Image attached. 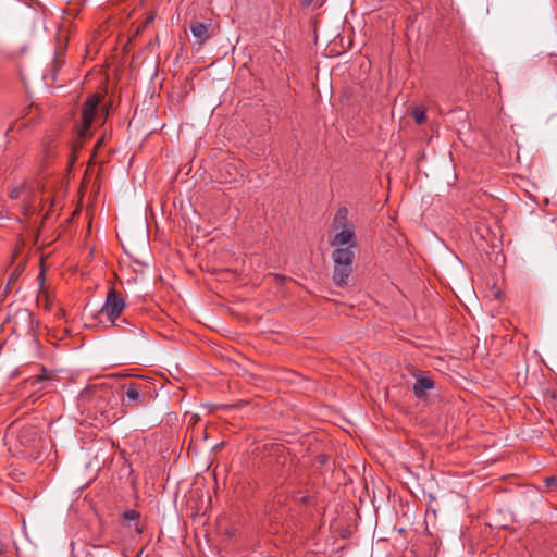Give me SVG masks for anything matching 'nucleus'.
<instances>
[{
	"mask_svg": "<svg viewBox=\"0 0 557 557\" xmlns=\"http://www.w3.org/2000/svg\"><path fill=\"white\" fill-rule=\"evenodd\" d=\"M434 388V382L429 376H418L413 385V393L418 398H423L428 389Z\"/></svg>",
	"mask_w": 557,
	"mask_h": 557,
	"instance_id": "10",
	"label": "nucleus"
},
{
	"mask_svg": "<svg viewBox=\"0 0 557 557\" xmlns=\"http://www.w3.org/2000/svg\"><path fill=\"white\" fill-rule=\"evenodd\" d=\"M349 211L346 207H339L331 224L332 234L329 243L334 249L348 248L355 251L357 236L354 223L348 219Z\"/></svg>",
	"mask_w": 557,
	"mask_h": 557,
	"instance_id": "2",
	"label": "nucleus"
},
{
	"mask_svg": "<svg viewBox=\"0 0 557 557\" xmlns=\"http://www.w3.org/2000/svg\"><path fill=\"white\" fill-rule=\"evenodd\" d=\"M332 260L334 262L333 281L335 285H347L352 273L355 251L348 248L334 249Z\"/></svg>",
	"mask_w": 557,
	"mask_h": 557,
	"instance_id": "5",
	"label": "nucleus"
},
{
	"mask_svg": "<svg viewBox=\"0 0 557 557\" xmlns=\"http://www.w3.org/2000/svg\"><path fill=\"white\" fill-rule=\"evenodd\" d=\"M63 315H64V311H63V309H62V308H59V309H58L57 317H58V318H62Z\"/></svg>",
	"mask_w": 557,
	"mask_h": 557,
	"instance_id": "18",
	"label": "nucleus"
},
{
	"mask_svg": "<svg viewBox=\"0 0 557 557\" xmlns=\"http://www.w3.org/2000/svg\"><path fill=\"white\" fill-rule=\"evenodd\" d=\"M24 191L23 187H16L10 190L9 196L11 199H18Z\"/></svg>",
	"mask_w": 557,
	"mask_h": 557,
	"instance_id": "17",
	"label": "nucleus"
},
{
	"mask_svg": "<svg viewBox=\"0 0 557 557\" xmlns=\"http://www.w3.org/2000/svg\"><path fill=\"white\" fill-rule=\"evenodd\" d=\"M121 396V404L128 409L146 406L152 399L150 386L145 382L132 381L125 383Z\"/></svg>",
	"mask_w": 557,
	"mask_h": 557,
	"instance_id": "4",
	"label": "nucleus"
},
{
	"mask_svg": "<svg viewBox=\"0 0 557 557\" xmlns=\"http://www.w3.org/2000/svg\"><path fill=\"white\" fill-rule=\"evenodd\" d=\"M135 530L137 533H141L143 532V529L139 527L138 523L135 524Z\"/></svg>",
	"mask_w": 557,
	"mask_h": 557,
	"instance_id": "19",
	"label": "nucleus"
},
{
	"mask_svg": "<svg viewBox=\"0 0 557 557\" xmlns=\"http://www.w3.org/2000/svg\"><path fill=\"white\" fill-rule=\"evenodd\" d=\"M42 374L36 375L34 377L28 379V383L32 387H37V389H48L52 386V382L54 380L51 373H48L45 368H42Z\"/></svg>",
	"mask_w": 557,
	"mask_h": 557,
	"instance_id": "9",
	"label": "nucleus"
},
{
	"mask_svg": "<svg viewBox=\"0 0 557 557\" xmlns=\"http://www.w3.org/2000/svg\"><path fill=\"white\" fill-rule=\"evenodd\" d=\"M122 517L124 521H136L139 519L140 515L137 510L128 509L123 512Z\"/></svg>",
	"mask_w": 557,
	"mask_h": 557,
	"instance_id": "14",
	"label": "nucleus"
},
{
	"mask_svg": "<svg viewBox=\"0 0 557 557\" xmlns=\"http://www.w3.org/2000/svg\"><path fill=\"white\" fill-rule=\"evenodd\" d=\"M112 387L106 383H95L84 388L78 396V406L96 426H104L120 420L124 411L117 404Z\"/></svg>",
	"mask_w": 557,
	"mask_h": 557,
	"instance_id": "1",
	"label": "nucleus"
},
{
	"mask_svg": "<svg viewBox=\"0 0 557 557\" xmlns=\"http://www.w3.org/2000/svg\"><path fill=\"white\" fill-rule=\"evenodd\" d=\"M37 304L39 307L44 308L46 311H50L52 309V299L50 298L47 292H41L37 297Z\"/></svg>",
	"mask_w": 557,
	"mask_h": 557,
	"instance_id": "12",
	"label": "nucleus"
},
{
	"mask_svg": "<svg viewBox=\"0 0 557 557\" xmlns=\"http://www.w3.org/2000/svg\"><path fill=\"white\" fill-rule=\"evenodd\" d=\"M544 484L548 490H557V476L545 478Z\"/></svg>",
	"mask_w": 557,
	"mask_h": 557,
	"instance_id": "15",
	"label": "nucleus"
},
{
	"mask_svg": "<svg viewBox=\"0 0 557 557\" xmlns=\"http://www.w3.org/2000/svg\"><path fill=\"white\" fill-rule=\"evenodd\" d=\"M125 306V300L121 293L115 288H110L107 293L106 301L100 313L106 315L111 324H117V319L123 313Z\"/></svg>",
	"mask_w": 557,
	"mask_h": 557,
	"instance_id": "6",
	"label": "nucleus"
},
{
	"mask_svg": "<svg viewBox=\"0 0 557 557\" xmlns=\"http://www.w3.org/2000/svg\"><path fill=\"white\" fill-rule=\"evenodd\" d=\"M16 449L28 459H38L41 455L42 442L40 431L35 425H24L16 434Z\"/></svg>",
	"mask_w": 557,
	"mask_h": 557,
	"instance_id": "3",
	"label": "nucleus"
},
{
	"mask_svg": "<svg viewBox=\"0 0 557 557\" xmlns=\"http://www.w3.org/2000/svg\"><path fill=\"white\" fill-rule=\"evenodd\" d=\"M111 325L114 327H117L119 330H121L122 332H125V333H132L134 335H139V336L144 335V331L140 327L131 323L127 319L119 318L117 324H111Z\"/></svg>",
	"mask_w": 557,
	"mask_h": 557,
	"instance_id": "11",
	"label": "nucleus"
},
{
	"mask_svg": "<svg viewBox=\"0 0 557 557\" xmlns=\"http://www.w3.org/2000/svg\"><path fill=\"white\" fill-rule=\"evenodd\" d=\"M414 122L419 125L423 124L426 120L425 110L422 108H414L411 113Z\"/></svg>",
	"mask_w": 557,
	"mask_h": 557,
	"instance_id": "13",
	"label": "nucleus"
},
{
	"mask_svg": "<svg viewBox=\"0 0 557 557\" xmlns=\"http://www.w3.org/2000/svg\"><path fill=\"white\" fill-rule=\"evenodd\" d=\"M100 103V96L97 94L90 95L87 97L85 102L82 106V125L79 128V136H85L91 124L94 123V119L97 113V108Z\"/></svg>",
	"mask_w": 557,
	"mask_h": 557,
	"instance_id": "7",
	"label": "nucleus"
},
{
	"mask_svg": "<svg viewBox=\"0 0 557 557\" xmlns=\"http://www.w3.org/2000/svg\"><path fill=\"white\" fill-rule=\"evenodd\" d=\"M53 71H52V78L55 79V74H57V69L62 66V64L64 63V60L61 59V57L58 54L53 61Z\"/></svg>",
	"mask_w": 557,
	"mask_h": 557,
	"instance_id": "16",
	"label": "nucleus"
},
{
	"mask_svg": "<svg viewBox=\"0 0 557 557\" xmlns=\"http://www.w3.org/2000/svg\"><path fill=\"white\" fill-rule=\"evenodd\" d=\"M190 32L197 44L202 45L214 35V27L211 20L205 22L193 21Z\"/></svg>",
	"mask_w": 557,
	"mask_h": 557,
	"instance_id": "8",
	"label": "nucleus"
}]
</instances>
